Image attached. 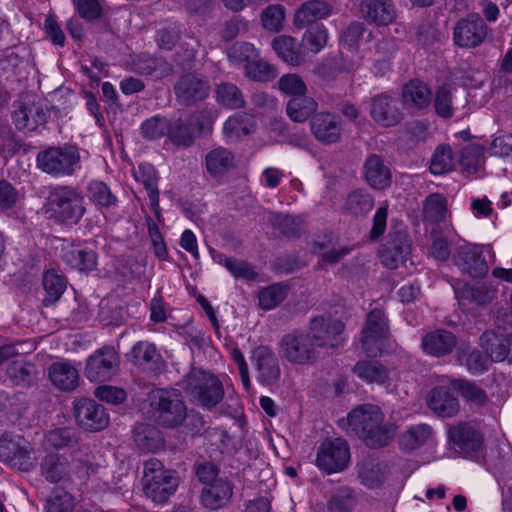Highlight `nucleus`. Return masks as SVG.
I'll use <instances>...</instances> for the list:
<instances>
[{
  "label": "nucleus",
  "instance_id": "nucleus-46",
  "mask_svg": "<svg viewBox=\"0 0 512 512\" xmlns=\"http://www.w3.org/2000/svg\"><path fill=\"white\" fill-rule=\"evenodd\" d=\"M272 47L277 55L290 65L296 66L303 61L302 55L296 49L295 39L290 36L280 35L275 37L272 41Z\"/></svg>",
  "mask_w": 512,
  "mask_h": 512
},
{
  "label": "nucleus",
  "instance_id": "nucleus-26",
  "mask_svg": "<svg viewBox=\"0 0 512 512\" xmlns=\"http://www.w3.org/2000/svg\"><path fill=\"white\" fill-rule=\"evenodd\" d=\"M401 97L402 103L407 109L420 111L429 107L432 93L424 82L412 79L403 85Z\"/></svg>",
  "mask_w": 512,
  "mask_h": 512
},
{
  "label": "nucleus",
  "instance_id": "nucleus-9",
  "mask_svg": "<svg viewBox=\"0 0 512 512\" xmlns=\"http://www.w3.org/2000/svg\"><path fill=\"white\" fill-rule=\"evenodd\" d=\"M388 335L389 324L385 313L380 309H373L368 313L366 324L361 331V350L368 356L380 355Z\"/></svg>",
  "mask_w": 512,
  "mask_h": 512
},
{
  "label": "nucleus",
  "instance_id": "nucleus-39",
  "mask_svg": "<svg viewBox=\"0 0 512 512\" xmlns=\"http://www.w3.org/2000/svg\"><path fill=\"white\" fill-rule=\"evenodd\" d=\"M433 430L427 424H418L409 427L399 437L401 449L412 451L425 445L432 437Z\"/></svg>",
  "mask_w": 512,
  "mask_h": 512
},
{
  "label": "nucleus",
  "instance_id": "nucleus-7",
  "mask_svg": "<svg viewBox=\"0 0 512 512\" xmlns=\"http://www.w3.org/2000/svg\"><path fill=\"white\" fill-rule=\"evenodd\" d=\"M80 160L78 149L74 146L50 147L37 155V167L52 176H69L75 172Z\"/></svg>",
  "mask_w": 512,
  "mask_h": 512
},
{
  "label": "nucleus",
  "instance_id": "nucleus-32",
  "mask_svg": "<svg viewBox=\"0 0 512 512\" xmlns=\"http://www.w3.org/2000/svg\"><path fill=\"white\" fill-rule=\"evenodd\" d=\"M410 254V244L406 236L397 235L389 240L381 251V261L389 269H395L406 261Z\"/></svg>",
  "mask_w": 512,
  "mask_h": 512
},
{
  "label": "nucleus",
  "instance_id": "nucleus-2",
  "mask_svg": "<svg viewBox=\"0 0 512 512\" xmlns=\"http://www.w3.org/2000/svg\"><path fill=\"white\" fill-rule=\"evenodd\" d=\"M143 409L159 426L174 429L187 417V406L181 393L172 388H155L147 393Z\"/></svg>",
  "mask_w": 512,
  "mask_h": 512
},
{
  "label": "nucleus",
  "instance_id": "nucleus-42",
  "mask_svg": "<svg viewBox=\"0 0 512 512\" xmlns=\"http://www.w3.org/2000/svg\"><path fill=\"white\" fill-rule=\"evenodd\" d=\"M252 118L246 113L230 116L223 125V134L227 142H234L251 132Z\"/></svg>",
  "mask_w": 512,
  "mask_h": 512
},
{
  "label": "nucleus",
  "instance_id": "nucleus-25",
  "mask_svg": "<svg viewBox=\"0 0 512 512\" xmlns=\"http://www.w3.org/2000/svg\"><path fill=\"white\" fill-rule=\"evenodd\" d=\"M449 440L454 448L464 454L477 451L482 444V437L470 423H458L449 428Z\"/></svg>",
  "mask_w": 512,
  "mask_h": 512
},
{
  "label": "nucleus",
  "instance_id": "nucleus-16",
  "mask_svg": "<svg viewBox=\"0 0 512 512\" xmlns=\"http://www.w3.org/2000/svg\"><path fill=\"white\" fill-rule=\"evenodd\" d=\"M118 356L111 347H104L91 355L85 367V375L92 382L109 380L117 371Z\"/></svg>",
  "mask_w": 512,
  "mask_h": 512
},
{
  "label": "nucleus",
  "instance_id": "nucleus-6",
  "mask_svg": "<svg viewBox=\"0 0 512 512\" xmlns=\"http://www.w3.org/2000/svg\"><path fill=\"white\" fill-rule=\"evenodd\" d=\"M184 389L197 403L213 407L224 397V389L217 376L201 369H192L185 378Z\"/></svg>",
  "mask_w": 512,
  "mask_h": 512
},
{
  "label": "nucleus",
  "instance_id": "nucleus-19",
  "mask_svg": "<svg viewBox=\"0 0 512 512\" xmlns=\"http://www.w3.org/2000/svg\"><path fill=\"white\" fill-rule=\"evenodd\" d=\"M209 91V82L192 73L181 76L174 86L177 100L184 105H192L206 99Z\"/></svg>",
  "mask_w": 512,
  "mask_h": 512
},
{
  "label": "nucleus",
  "instance_id": "nucleus-49",
  "mask_svg": "<svg viewBox=\"0 0 512 512\" xmlns=\"http://www.w3.org/2000/svg\"><path fill=\"white\" fill-rule=\"evenodd\" d=\"M136 71L142 75L161 79L170 73L171 68L163 58L143 55L136 63Z\"/></svg>",
  "mask_w": 512,
  "mask_h": 512
},
{
  "label": "nucleus",
  "instance_id": "nucleus-15",
  "mask_svg": "<svg viewBox=\"0 0 512 512\" xmlns=\"http://www.w3.org/2000/svg\"><path fill=\"white\" fill-rule=\"evenodd\" d=\"M453 260L463 273L472 278L484 277L489 270L482 248L476 244L464 243L458 246Z\"/></svg>",
  "mask_w": 512,
  "mask_h": 512
},
{
  "label": "nucleus",
  "instance_id": "nucleus-23",
  "mask_svg": "<svg viewBox=\"0 0 512 512\" xmlns=\"http://www.w3.org/2000/svg\"><path fill=\"white\" fill-rule=\"evenodd\" d=\"M233 484L227 478H221L204 486L201 491V503L209 510L227 507L233 496Z\"/></svg>",
  "mask_w": 512,
  "mask_h": 512
},
{
  "label": "nucleus",
  "instance_id": "nucleus-63",
  "mask_svg": "<svg viewBox=\"0 0 512 512\" xmlns=\"http://www.w3.org/2000/svg\"><path fill=\"white\" fill-rule=\"evenodd\" d=\"M445 199L439 194L430 195L424 205V217L431 222H441L446 216Z\"/></svg>",
  "mask_w": 512,
  "mask_h": 512
},
{
  "label": "nucleus",
  "instance_id": "nucleus-40",
  "mask_svg": "<svg viewBox=\"0 0 512 512\" xmlns=\"http://www.w3.org/2000/svg\"><path fill=\"white\" fill-rule=\"evenodd\" d=\"M205 163L210 175H222L234 167V156L228 149L218 147L206 155Z\"/></svg>",
  "mask_w": 512,
  "mask_h": 512
},
{
  "label": "nucleus",
  "instance_id": "nucleus-51",
  "mask_svg": "<svg viewBox=\"0 0 512 512\" xmlns=\"http://www.w3.org/2000/svg\"><path fill=\"white\" fill-rule=\"evenodd\" d=\"M288 294V287L275 283L259 291L258 302L263 310H271L284 301Z\"/></svg>",
  "mask_w": 512,
  "mask_h": 512
},
{
  "label": "nucleus",
  "instance_id": "nucleus-22",
  "mask_svg": "<svg viewBox=\"0 0 512 512\" xmlns=\"http://www.w3.org/2000/svg\"><path fill=\"white\" fill-rule=\"evenodd\" d=\"M0 459L23 470L29 469L32 465L30 448L20 436L11 438L3 435L0 438Z\"/></svg>",
  "mask_w": 512,
  "mask_h": 512
},
{
  "label": "nucleus",
  "instance_id": "nucleus-52",
  "mask_svg": "<svg viewBox=\"0 0 512 512\" xmlns=\"http://www.w3.org/2000/svg\"><path fill=\"white\" fill-rule=\"evenodd\" d=\"M459 360L465 364L467 369L473 374L483 373L490 364L489 358L478 350L469 346L460 348Z\"/></svg>",
  "mask_w": 512,
  "mask_h": 512
},
{
  "label": "nucleus",
  "instance_id": "nucleus-64",
  "mask_svg": "<svg viewBox=\"0 0 512 512\" xmlns=\"http://www.w3.org/2000/svg\"><path fill=\"white\" fill-rule=\"evenodd\" d=\"M73 509V496L61 489H55L46 502L47 512H72Z\"/></svg>",
  "mask_w": 512,
  "mask_h": 512
},
{
  "label": "nucleus",
  "instance_id": "nucleus-43",
  "mask_svg": "<svg viewBox=\"0 0 512 512\" xmlns=\"http://www.w3.org/2000/svg\"><path fill=\"white\" fill-rule=\"evenodd\" d=\"M456 89L450 86H441L436 90L434 108L438 116L451 118L457 109Z\"/></svg>",
  "mask_w": 512,
  "mask_h": 512
},
{
  "label": "nucleus",
  "instance_id": "nucleus-21",
  "mask_svg": "<svg viewBox=\"0 0 512 512\" xmlns=\"http://www.w3.org/2000/svg\"><path fill=\"white\" fill-rule=\"evenodd\" d=\"M313 136L322 144L337 143L341 139L342 123L338 115L330 112H319L310 120Z\"/></svg>",
  "mask_w": 512,
  "mask_h": 512
},
{
  "label": "nucleus",
  "instance_id": "nucleus-3",
  "mask_svg": "<svg viewBox=\"0 0 512 512\" xmlns=\"http://www.w3.org/2000/svg\"><path fill=\"white\" fill-rule=\"evenodd\" d=\"M95 471L96 465L89 460L76 458L69 462L65 456L56 453L46 454L40 462V473L50 483L85 481Z\"/></svg>",
  "mask_w": 512,
  "mask_h": 512
},
{
  "label": "nucleus",
  "instance_id": "nucleus-35",
  "mask_svg": "<svg viewBox=\"0 0 512 512\" xmlns=\"http://www.w3.org/2000/svg\"><path fill=\"white\" fill-rule=\"evenodd\" d=\"M133 358L138 366L151 371H159L163 367V359L153 343L140 341L132 350Z\"/></svg>",
  "mask_w": 512,
  "mask_h": 512
},
{
  "label": "nucleus",
  "instance_id": "nucleus-62",
  "mask_svg": "<svg viewBox=\"0 0 512 512\" xmlns=\"http://www.w3.org/2000/svg\"><path fill=\"white\" fill-rule=\"evenodd\" d=\"M359 478L365 486L374 488L381 484L384 474L378 463L365 460L359 464Z\"/></svg>",
  "mask_w": 512,
  "mask_h": 512
},
{
  "label": "nucleus",
  "instance_id": "nucleus-48",
  "mask_svg": "<svg viewBox=\"0 0 512 512\" xmlns=\"http://www.w3.org/2000/svg\"><path fill=\"white\" fill-rule=\"evenodd\" d=\"M216 98L221 106L229 109L242 108L245 105L241 90L235 84L229 82L217 86Z\"/></svg>",
  "mask_w": 512,
  "mask_h": 512
},
{
  "label": "nucleus",
  "instance_id": "nucleus-57",
  "mask_svg": "<svg viewBox=\"0 0 512 512\" xmlns=\"http://www.w3.org/2000/svg\"><path fill=\"white\" fill-rule=\"evenodd\" d=\"M227 55L232 64L245 67L246 64L258 58V51L250 43L236 42L229 48Z\"/></svg>",
  "mask_w": 512,
  "mask_h": 512
},
{
  "label": "nucleus",
  "instance_id": "nucleus-41",
  "mask_svg": "<svg viewBox=\"0 0 512 512\" xmlns=\"http://www.w3.org/2000/svg\"><path fill=\"white\" fill-rule=\"evenodd\" d=\"M512 344V336L501 338L495 333L485 332L481 336V345L485 347L492 361H504L509 354V346Z\"/></svg>",
  "mask_w": 512,
  "mask_h": 512
},
{
  "label": "nucleus",
  "instance_id": "nucleus-18",
  "mask_svg": "<svg viewBox=\"0 0 512 512\" xmlns=\"http://www.w3.org/2000/svg\"><path fill=\"white\" fill-rule=\"evenodd\" d=\"M359 12L363 20L379 27L395 23L398 17L393 0H361Z\"/></svg>",
  "mask_w": 512,
  "mask_h": 512
},
{
  "label": "nucleus",
  "instance_id": "nucleus-4",
  "mask_svg": "<svg viewBox=\"0 0 512 512\" xmlns=\"http://www.w3.org/2000/svg\"><path fill=\"white\" fill-rule=\"evenodd\" d=\"M46 212L59 222L76 224L84 216V196L73 186L54 187L46 200Z\"/></svg>",
  "mask_w": 512,
  "mask_h": 512
},
{
  "label": "nucleus",
  "instance_id": "nucleus-28",
  "mask_svg": "<svg viewBox=\"0 0 512 512\" xmlns=\"http://www.w3.org/2000/svg\"><path fill=\"white\" fill-rule=\"evenodd\" d=\"M48 377L51 383L62 391L74 390L80 380L78 370L67 361H57L48 368Z\"/></svg>",
  "mask_w": 512,
  "mask_h": 512
},
{
  "label": "nucleus",
  "instance_id": "nucleus-56",
  "mask_svg": "<svg viewBox=\"0 0 512 512\" xmlns=\"http://www.w3.org/2000/svg\"><path fill=\"white\" fill-rule=\"evenodd\" d=\"M126 310L108 301H102L99 305L98 320L105 326H120L126 320Z\"/></svg>",
  "mask_w": 512,
  "mask_h": 512
},
{
  "label": "nucleus",
  "instance_id": "nucleus-33",
  "mask_svg": "<svg viewBox=\"0 0 512 512\" xmlns=\"http://www.w3.org/2000/svg\"><path fill=\"white\" fill-rule=\"evenodd\" d=\"M455 294L463 307L468 304L487 305L496 298L497 290L491 285L482 283L456 290Z\"/></svg>",
  "mask_w": 512,
  "mask_h": 512
},
{
  "label": "nucleus",
  "instance_id": "nucleus-24",
  "mask_svg": "<svg viewBox=\"0 0 512 512\" xmlns=\"http://www.w3.org/2000/svg\"><path fill=\"white\" fill-rule=\"evenodd\" d=\"M253 365L257 380L262 384H272L280 376L278 359L267 346H259L253 352Z\"/></svg>",
  "mask_w": 512,
  "mask_h": 512
},
{
  "label": "nucleus",
  "instance_id": "nucleus-59",
  "mask_svg": "<svg viewBox=\"0 0 512 512\" xmlns=\"http://www.w3.org/2000/svg\"><path fill=\"white\" fill-rule=\"evenodd\" d=\"M449 382L453 386V390L461 392L463 398L472 404L482 406L486 403V393L475 384L459 379L449 380Z\"/></svg>",
  "mask_w": 512,
  "mask_h": 512
},
{
  "label": "nucleus",
  "instance_id": "nucleus-37",
  "mask_svg": "<svg viewBox=\"0 0 512 512\" xmlns=\"http://www.w3.org/2000/svg\"><path fill=\"white\" fill-rule=\"evenodd\" d=\"M63 260L71 268L79 271H91L96 267V253L91 249L70 247L63 252Z\"/></svg>",
  "mask_w": 512,
  "mask_h": 512
},
{
  "label": "nucleus",
  "instance_id": "nucleus-14",
  "mask_svg": "<svg viewBox=\"0 0 512 512\" xmlns=\"http://www.w3.org/2000/svg\"><path fill=\"white\" fill-rule=\"evenodd\" d=\"M344 328L345 325L341 320L331 316H317L310 320L307 334L319 347L336 348L339 346L338 336L343 333Z\"/></svg>",
  "mask_w": 512,
  "mask_h": 512
},
{
  "label": "nucleus",
  "instance_id": "nucleus-27",
  "mask_svg": "<svg viewBox=\"0 0 512 512\" xmlns=\"http://www.w3.org/2000/svg\"><path fill=\"white\" fill-rule=\"evenodd\" d=\"M457 340L453 333L438 329L427 333L422 338L423 351L431 356L443 357L450 354L456 347Z\"/></svg>",
  "mask_w": 512,
  "mask_h": 512
},
{
  "label": "nucleus",
  "instance_id": "nucleus-1",
  "mask_svg": "<svg viewBox=\"0 0 512 512\" xmlns=\"http://www.w3.org/2000/svg\"><path fill=\"white\" fill-rule=\"evenodd\" d=\"M339 425L350 435L362 439L367 446L378 448L388 445L396 433L393 423L385 422L380 407L362 404L351 410Z\"/></svg>",
  "mask_w": 512,
  "mask_h": 512
},
{
  "label": "nucleus",
  "instance_id": "nucleus-5",
  "mask_svg": "<svg viewBox=\"0 0 512 512\" xmlns=\"http://www.w3.org/2000/svg\"><path fill=\"white\" fill-rule=\"evenodd\" d=\"M178 478L157 459H149L144 464L143 491L147 498L156 504H163L174 494Z\"/></svg>",
  "mask_w": 512,
  "mask_h": 512
},
{
  "label": "nucleus",
  "instance_id": "nucleus-29",
  "mask_svg": "<svg viewBox=\"0 0 512 512\" xmlns=\"http://www.w3.org/2000/svg\"><path fill=\"white\" fill-rule=\"evenodd\" d=\"M332 6L324 0H308L304 2L294 14V24L304 28L318 20L329 17Z\"/></svg>",
  "mask_w": 512,
  "mask_h": 512
},
{
  "label": "nucleus",
  "instance_id": "nucleus-45",
  "mask_svg": "<svg viewBox=\"0 0 512 512\" xmlns=\"http://www.w3.org/2000/svg\"><path fill=\"white\" fill-rule=\"evenodd\" d=\"M374 206V199L364 189H356L347 195L344 209L355 216L369 213Z\"/></svg>",
  "mask_w": 512,
  "mask_h": 512
},
{
  "label": "nucleus",
  "instance_id": "nucleus-54",
  "mask_svg": "<svg viewBox=\"0 0 512 512\" xmlns=\"http://www.w3.org/2000/svg\"><path fill=\"white\" fill-rule=\"evenodd\" d=\"M43 286L46 292L44 298L45 305L56 302L63 294L66 288V281L63 276L56 274L54 271H47L43 276Z\"/></svg>",
  "mask_w": 512,
  "mask_h": 512
},
{
  "label": "nucleus",
  "instance_id": "nucleus-11",
  "mask_svg": "<svg viewBox=\"0 0 512 512\" xmlns=\"http://www.w3.org/2000/svg\"><path fill=\"white\" fill-rule=\"evenodd\" d=\"M350 450L347 442L341 438L328 439L321 443L317 450L316 466L333 474L343 471L349 463Z\"/></svg>",
  "mask_w": 512,
  "mask_h": 512
},
{
  "label": "nucleus",
  "instance_id": "nucleus-10",
  "mask_svg": "<svg viewBox=\"0 0 512 512\" xmlns=\"http://www.w3.org/2000/svg\"><path fill=\"white\" fill-rule=\"evenodd\" d=\"M490 28L477 13L460 18L453 29V42L456 46L472 49L483 44Z\"/></svg>",
  "mask_w": 512,
  "mask_h": 512
},
{
  "label": "nucleus",
  "instance_id": "nucleus-8",
  "mask_svg": "<svg viewBox=\"0 0 512 512\" xmlns=\"http://www.w3.org/2000/svg\"><path fill=\"white\" fill-rule=\"evenodd\" d=\"M20 354L16 345L0 347V373L5 372L12 384L29 385L37 375V368Z\"/></svg>",
  "mask_w": 512,
  "mask_h": 512
},
{
  "label": "nucleus",
  "instance_id": "nucleus-61",
  "mask_svg": "<svg viewBox=\"0 0 512 512\" xmlns=\"http://www.w3.org/2000/svg\"><path fill=\"white\" fill-rule=\"evenodd\" d=\"M328 31L323 24L310 27L303 35V46L313 53H318L326 45Z\"/></svg>",
  "mask_w": 512,
  "mask_h": 512
},
{
  "label": "nucleus",
  "instance_id": "nucleus-58",
  "mask_svg": "<svg viewBox=\"0 0 512 512\" xmlns=\"http://www.w3.org/2000/svg\"><path fill=\"white\" fill-rule=\"evenodd\" d=\"M217 118V112L212 109H203L193 112L187 118L196 136L212 131L213 124Z\"/></svg>",
  "mask_w": 512,
  "mask_h": 512
},
{
  "label": "nucleus",
  "instance_id": "nucleus-38",
  "mask_svg": "<svg viewBox=\"0 0 512 512\" xmlns=\"http://www.w3.org/2000/svg\"><path fill=\"white\" fill-rule=\"evenodd\" d=\"M87 193L90 201L100 209H115L118 206V199L103 181L93 180L87 186Z\"/></svg>",
  "mask_w": 512,
  "mask_h": 512
},
{
  "label": "nucleus",
  "instance_id": "nucleus-31",
  "mask_svg": "<svg viewBox=\"0 0 512 512\" xmlns=\"http://www.w3.org/2000/svg\"><path fill=\"white\" fill-rule=\"evenodd\" d=\"M364 171L367 183L374 189H385L391 183L390 169L376 154H372L366 159Z\"/></svg>",
  "mask_w": 512,
  "mask_h": 512
},
{
  "label": "nucleus",
  "instance_id": "nucleus-55",
  "mask_svg": "<svg viewBox=\"0 0 512 512\" xmlns=\"http://www.w3.org/2000/svg\"><path fill=\"white\" fill-rule=\"evenodd\" d=\"M47 444L55 449L72 448L78 444V434L73 428H57L45 435Z\"/></svg>",
  "mask_w": 512,
  "mask_h": 512
},
{
  "label": "nucleus",
  "instance_id": "nucleus-13",
  "mask_svg": "<svg viewBox=\"0 0 512 512\" xmlns=\"http://www.w3.org/2000/svg\"><path fill=\"white\" fill-rule=\"evenodd\" d=\"M73 410L77 425L85 431L98 432L109 425L110 418L105 407L93 399L75 400Z\"/></svg>",
  "mask_w": 512,
  "mask_h": 512
},
{
  "label": "nucleus",
  "instance_id": "nucleus-53",
  "mask_svg": "<svg viewBox=\"0 0 512 512\" xmlns=\"http://www.w3.org/2000/svg\"><path fill=\"white\" fill-rule=\"evenodd\" d=\"M455 160L452 149L448 145H441L434 151L430 161V172L434 175H443L451 172L454 168Z\"/></svg>",
  "mask_w": 512,
  "mask_h": 512
},
{
  "label": "nucleus",
  "instance_id": "nucleus-20",
  "mask_svg": "<svg viewBox=\"0 0 512 512\" xmlns=\"http://www.w3.org/2000/svg\"><path fill=\"white\" fill-rule=\"evenodd\" d=\"M449 380L451 379L445 378L441 385L431 390L428 397L429 408L442 417L455 416L460 407L456 395L457 390H453Z\"/></svg>",
  "mask_w": 512,
  "mask_h": 512
},
{
  "label": "nucleus",
  "instance_id": "nucleus-17",
  "mask_svg": "<svg viewBox=\"0 0 512 512\" xmlns=\"http://www.w3.org/2000/svg\"><path fill=\"white\" fill-rule=\"evenodd\" d=\"M369 114L381 127H394L403 119V113L394 98L388 94H377L370 98Z\"/></svg>",
  "mask_w": 512,
  "mask_h": 512
},
{
  "label": "nucleus",
  "instance_id": "nucleus-12",
  "mask_svg": "<svg viewBox=\"0 0 512 512\" xmlns=\"http://www.w3.org/2000/svg\"><path fill=\"white\" fill-rule=\"evenodd\" d=\"M280 344L283 357L292 364L308 365L317 359L315 344L307 333L286 334Z\"/></svg>",
  "mask_w": 512,
  "mask_h": 512
},
{
  "label": "nucleus",
  "instance_id": "nucleus-60",
  "mask_svg": "<svg viewBox=\"0 0 512 512\" xmlns=\"http://www.w3.org/2000/svg\"><path fill=\"white\" fill-rule=\"evenodd\" d=\"M484 163V151L478 144H468L462 149L461 165L469 173H476Z\"/></svg>",
  "mask_w": 512,
  "mask_h": 512
},
{
  "label": "nucleus",
  "instance_id": "nucleus-50",
  "mask_svg": "<svg viewBox=\"0 0 512 512\" xmlns=\"http://www.w3.org/2000/svg\"><path fill=\"white\" fill-rule=\"evenodd\" d=\"M269 223L286 237H299L302 232L301 220L283 213H270Z\"/></svg>",
  "mask_w": 512,
  "mask_h": 512
},
{
  "label": "nucleus",
  "instance_id": "nucleus-36",
  "mask_svg": "<svg viewBox=\"0 0 512 512\" xmlns=\"http://www.w3.org/2000/svg\"><path fill=\"white\" fill-rule=\"evenodd\" d=\"M137 447L144 452H156L163 446L160 430L151 424H138L133 431Z\"/></svg>",
  "mask_w": 512,
  "mask_h": 512
},
{
  "label": "nucleus",
  "instance_id": "nucleus-44",
  "mask_svg": "<svg viewBox=\"0 0 512 512\" xmlns=\"http://www.w3.org/2000/svg\"><path fill=\"white\" fill-rule=\"evenodd\" d=\"M168 138L177 146L189 147L197 136L187 119H176L168 122Z\"/></svg>",
  "mask_w": 512,
  "mask_h": 512
},
{
  "label": "nucleus",
  "instance_id": "nucleus-47",
  "mask_svg": "<svg viewBox=\"0 0 512 512\" xmlns=\"http://www.w3.org/2000/svg\"><path fill=\"white\" fill-rule=\"evenodd\" d=\"M317 103L307 96L293 97L287 103V114L294 122H304L316 111Z\"/></svg>",
  "mask_w": 512,
  "mask_h": 512
},
{
  "label": "nucleus",
  "instance_id": "nucleus-34",
  "mask_svg": "<svg viewBox=\"0 0 512 512\" xmlns=\"http://www.w3.org/2000/svg\"><path fill=\"white\" fill-rule=\"evenodd\" d=\"M354 374L367 384L383 385L389 380V370L377 360H359L353 367Z\"/></svg>",
  "mask_w": 512,
  "mask_h": 512
},
{
  "label": "nucleus",
  "instance_id": "nucleus-30",
  "mask_svg": "<svg viewBox=\"0 0 512 512\" xmlns=\"http://www.w3.org/2000/svg\"><path fill=\"white\" fill-rule=\"evenodd\" d=\"M336 238L333 234L318 236L310 243L314 254L320 255L324 263L336 264L350 253L346 246L335 248Z\"/></svg>",
  "mask_w": 512,
  "mask_h": 512
}]
</instances>
